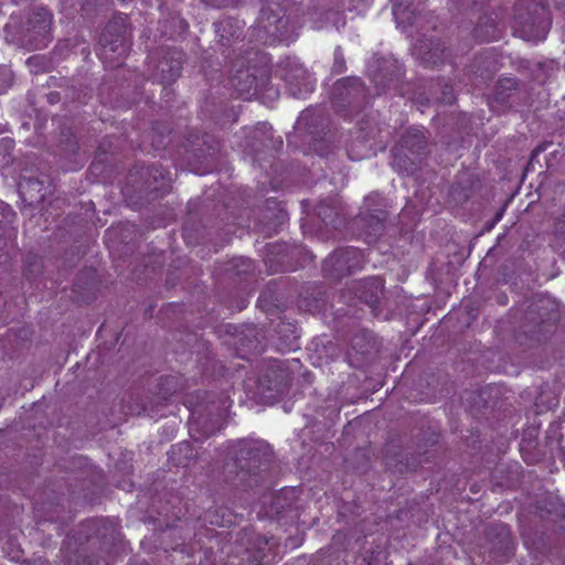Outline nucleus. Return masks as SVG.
Segmentation results:
<instances>
[{
    "instance_id": "obj_50",
    "label": "nucleus",
    "mask_w": 565,
    "mask_h": 565,
    "mask_svg": "<svg viewBox=\"0 0 565 565\" xmlns=\"http://www.w3.org/2000/svg\"><path fill=\"white\" fill-rule=\"evenodd\" d=\"M47 103L50 104H57L62 99L61 92L54 90L50 92L45 95Z\"/></svg>"
},
{
    "instance_id": "obj_32",
    "label": "nucleus",
    "mask_w": 565,
    "mask_h": 565,
    "mask_svg": "<svg viewBox=\"0 0 565 565\" xmlns=\"http://www.w3.org/2000/svg\"><path fill=\"white\" fill-rule=\"evenodd\" d=\"M267 254L264 259L270 271L294 270L295 267L288 263L289 252L285 244L267 245Z\"/></svg>"
},
{
    "instance_id": "obj_30",
    "label": "nucleus",
    "mask_w": 565,
    "mask_h": 565,
    "mask_svg": "<svg viewBox=\"0 0 565 565\" xmlns=\"http://www.w3.org/2000/svg\"><path fill=\"white\" fill-rule=\"evenodd\" d=\"M476 179L473 174L463 171L456 175L454 183L449 190V196L456 204L467 202L475 192Z\"/></svg>"
},
{
    "instance_id": "obj_46",
    "label": "nucleus",
    "mask_w": 565,
    "mask_h": 565,
    "mask_svg": "<svg viewBox=\"0 0 565 565\" xmlns=\"http://www.w3.org/2000/svg\"><path fill=\"white\" fill-rule=\"evenodd\" d=\"M44 57L40 55H34L28 58L26 64L30 67L31 72L38 73L40 71H44V64H45Z\"/></svg>"
},
{
    "instance_id": "obj_31",
    "label": "nucleus",
    "mask_w": 565,
    "mask_h": 565,
    "mask_svg": "<svg viewBox=\"0 0 565 565\" xmlns=\"http://www.w3.org/2000/svg\"><path fill=\"white\" fill-rule=\"evenodd\" d=\"M394 148L402 149V151L409 150L411 152H424V154L429 153L427 138L424 135V131L418 128L407 129Z\"/></svg>"
},
{
    "instance_id": "obj_12",
    "label": "nucleus",
    "mask_w": 565,
    "mask_h": 565,
    "mask_svg": "<svg viewBox=\"0 0 565 565\" xmlns=\"http://www.w3.org/2000/svg\"><path fill=\"white\" fill-rule=\"evenodd\" d=\"M366 263L365 254L362 249L347 246L337 248L322 264V271L326 277L340 280L360 271Z\"/></svg>"
},
{
    "instance_id": "obj_29",
    "label": "nucleus",
    "mask_w": 565,
    "mask_h": 565,
    "mask_svg": "<svg viewBox=\"0 0 565 565\" xmlns=\"http://www.w3.org/2000/svg\"><path fill=\"white\" fill-rule=\"evenodd\" d=\"M422 105L433 103L452 104L456 100L454 88L444 81L431 82L428 86V93H423L418 97Z\"/></svg>"
},
{
    "instance_id": "obj_5",
    "label": "nucleus",
    "mask_w": 565,
    "mask_h": 565,
    "mask_svg": "<svg viewBox=\"0 0 565 565\" xmlns=\"http://www.w3.org/2000/svg\"><path fill=\"white\" fill-rule=\"evenodd\" d=\"M387 201L379 193L364 198L358 215L352 221L355 235L367 244L377 243L385 234L390 224Z\"/></svg>"
},
{
    "instance_id": "obj_28",
    "label": "nucleus",
    "mask_w": 565,
    "mask_h": 565,
    "mask_svg": "<svg viewBox=\"0 0 565 565\" xmlns=\"http://www.w3.org/2000/svg\"><path fill=\"white\" fill-rule=\"evenodd\" d=\"M215 33L218 42L224 47H230L241 41L243 34V25L239 20L226 18L214 23Z\"/></svg>"
},
{
    "instance_id": "obj_20",
    "label": "nucleus",
    "mask_w": 565,
    "mask_h": 565,
    "mask_svg": "<svg viewBox=\"0 0 565 565\" xmlns=\"http://www.w3.org/2000/svg\"><path fill=\"white\" fill-rule=\"evenodd\" d=\"M299 492L296 488H284L263 502V511L270 519L296 516V502Z\"/></svg>"
},
{
    "instance_id": "obj_26",
    "label": "nucleus",
    "mask_w": 565,
    "mask_h": 565,
    "mask_svg": "<svg viewBox=\"0 0 565 565\" xmlns=\"http://www.w3.org/2000/svg\"><path fill=\"white\" fill-rule=\"evenodd\" d=\"M315 213L327 227L338 228L345 221L340 201L337 198L321 200L317 204Z\"/></svg>"
},
{
    "instance_id": "obj_60",
    "label": "nucleus",
    "mask_w": 565,
    "mask_h": 565,
    "mask_svg": "<svg viewBox=\"0 0 565 565\" xmlns=\"http://www.w3.org/2000/svg\"><path fill=\"white\" fill-rule=\"evenodd\" d=\"M270 230H271V227H267L266 225H264V227H263V231H270Z\"/></svg>"
},
{
    "instance_id": "obj_51",
    "label": "nucleus",
    "mask_w": 565,
    "mask_h": 565,
    "mask_svg": "<svg viewBox=\"0 0 565 565\" xmlns=\"http://www.w3.org/2000/svg\"><path fill=\"white\" fill-rule=\"evenodd\" d=\"M81 11L85 12L86 14H90L92 13V0H82Z\"/></svg>"
},
{
    "instance_id": "obj_39",
    "label": "nucleus",
    "mask_w": 565,
    "mask_h": 565,
    "mask_svg": "<svg viewBox=\"0 0 565 565\" xmlns=\"http://www.w3.org/2000/svg\"><path fill=\"white\" fill-rule=\"evenodd\" d=\"M473 36L480 42H490L500 38V31L495 19L484 14L478 20L473 29Z\"/></svg>"
},
{
    "instance_id": "obj_16",
    "label": "nucleus",
    "mask_w": 565,
    "mask_h": 565,
    "mask_svg": "<svg viewBox=\"0 0 565 565\" xmlns=\"http://www.w3.org/2000/svg\"><path fill=\"white\" fill-rule=\"evenodd\" d=\"M546 302L545 299L533 301L524 316L523 332L536 341L550 333L555 324L556 313L547 310Z\"/></svg>"
},
{
    "instance_id": "obj_47",
    "label": "nucleus",
    "mask_w": 565,
    "mask_h": 565,
    "mask_svg": "<svg viewBox=\"0 0 565 565\" xmlns=\"http://www.w3.org/2000/svg\"><path fill=\"white\" fill-rule=\"evenodd\" d=\"M14 216V212H12L8 205L0 202V237L2 236V228L6 222H10Z\"/></svg>"
},
{
    "instance_id": "obj_38",
    "label": "nucleus",
    "mask_w": 565,
    "mask_h": 565,
    "mask_svg": "<svg viewBox=\"0 0 565 565\" xmlns=\"http://www.w3.org/2000/svg\"><path fill=\"white\" fill-rule=\"evenodd\" d=\"M519 87V81L514 77L500 78L493 89V102L504 107L510 106V99Z\"/></svg>"
},
{
    "instance_id": "obj_57",
    "label": "nucleus",
    "mask_w": 565,
    "mask_h": 565,
    "mask_svg": "<svg viewBox=\"0 0 565 565\" xmlns=\"http://www.w3.org/2000/svg\"><path fill=\"white\" fill-rule=\"evenodd\" d=\"M276 217L278 218V223H282V221L285 220V215L282 214L281 211H279V213L276 215Z\"/></svg>"
},
{
    "instance_id": "obj_1",
    "label": "nucleus",
    "mask_w": 565,
    "mask_h": 565,
    "mask_svg": "<svg viewBox=\"0 0 565 565\" xmlns=\"http://www.w3.org/2000/svg\"><path fill=\"white\" fill-rule=\"evenodd\" d=\"M224 481L248 492L266 487L274 461L271 446L263 439L242 438L225 446Z\"/></svg>"
},
{
    "instance_id": "obj_24",
    "label": "nucleus",
    "mask_w": 565,
    "mask_h": 565,
    "mask_svg": "<svg viewBox=\"0 0 565 565\" xmlns=\"http://www.w3.org/2000/svg\"><path fill=\"white\" fill-rule=\"evenodd\" d=\"M350 291L354 294L361 302L374 308L383 295V280L380 277H371L355 281Z\"/></svg>"
},
{
    "instance_id": "obj_17",
    "label": "nucleus",
    "mask_w": 565,
    "mask_h": 565,
    "mask_svg": "<svg viewBox=\"0 0 565 565\" xmlns=\"http://www.w3.org/2000/svg\"><path fill=\"white\" fill-rule=\"evenodd\" d=\"M183 53L177 49H161L153 56V77L163 85L174 83L181 75Z\"/></svg>"
},
{
    "instance_id": "obj_45",
    "label": "nucleus",
    "mask_w": 565,
    "mask_h": 565,
    "mask_svg": "<svg viewBox=\"0 0 565 565\" xmlns=\"http://www.w3.org/2000/svg\"><path fill=\"white\" fill-rule=\"evenodd\" d=\"M13 82L12 72L7 67L0 68V94L4 93Z\"/></svg>"
},
{
    "instance_id": "obj_14",
    "label": "nucleus",
    "mask_w": 565,
    "mask_h": 565,
    "mask_svg": "<svg viewBox=\"0 0 565 565\" xmlns=\"http://www.w3.org/2000/svg\"><path fill=\"white\" fill-rule=\"evenodd\" d=\"M437 437L429 438L424 445L418 444L415 449L407 448L401 454H392L387 448L385 463L390 469L398 473L415 471L419 466L430 462L435 458L436 450L429 447L435 446Z\"/></svg>"
},
{
    "instance_id": "obj_59",
    "label": "nucleus",
    "mask_w": 565,
    "mask_h": 565,
    "mask_svg": "<svg viewBox=\"0 0 565 565\" xmlns=\"http://www.w3.org/2000/svg\"><path fill=\"white\" fill-rule=\"evenodd\" d=\"M100 1V4H107L109 2V0H99Z\"/></svg>"
},
{
    "instance_id": "obj_56",
    "label": "nucleus",
    "mask_w": 565,
    "mask_h": 565,
    "mask_svg": "<svg viewBox=\"0 0 565 565\" xmlns=\"http://www.w3.org/2000/svg\"><path fill=\"white\" fill-rule=\"evenodd\" d=\"M64 96H65V98L78 99L81 103H84V100H82V99L79 98V96H78V97H75L74 95H72V96H71V95H68V94H67V90H65Z\"/></svg>"
},
{
    "instance_id": "obj_4",
    "label": "nucleus",
    "mask_w": 565,
    "mask_h": 565,
    "mask_svg": "<svg viewBox=\"0 0 565 565\" xmlns=\"http://www.w3.org/2000/svg\"><path fill=\"white\" fill-rule=\"evenodd\" d=\"M184 405L190 412V429L210 436L221 430L226 411L227 397L206 391H196L185 397Z\"/></svg>"
},
{
    "instance_id": "obj_52",
    "label": "nucleus",
    "mask_w": 565,
    "mask_h": 565,
    "mask_svg": "<svg viewBox=\"0 0 565 565\" xmlns=\"http://www.w3.org/2000/svg\"><path fill=\"white\" fill-rule=\"evenodd\" d=\"M550 143H541L533 151H532V154H531V161L534 160V158L540 153V152H543L546 150L547 146Z\"/></svg>"
},
{
    "instance_id": "obj_58",
    "label": "nucleus",
    "mask_w": 565,
    "mask_h": 565,
    "mask_svg": "<svg viewBox=\"0 0 565 565\" xmlns=\"http://www.w3.org/2000/svg\"><path fill=\"white\" fill-rule=\"evenodd\" d=\"M79 281H81V276H78V277L76 278V281H75V286H76V287H81Z\"/></svg>"
},
{
    "instance_id": "obj_18",
    "label": "nucleus",
    "mask_w": 565,
    "mask_h": 565,
    "mask_svg": "<svg viewBox=\"0 0 565 565\" xmlns=\"http://www.w3.org/2000/svg\"><path fill=\"white\" fill-rule=\"evenodd\" d=\"M290 385V374L280 365L271 364L257 381V393L265 401L276 399Z\"/></svg>"
},
{
    "instance_id": "obj_35",
    "label": "nucleus",
    "mask_w": 565,
    "mask_h": 565,
    "mask_svg": "<svg viewBox=\"0 0 565 565\" xmlns=\"http://www.w3.org/2000/svg\"><path fill=\"white\" fill-rule=\"evenodd\" d=\"M277 348L280 351H294L299 348V333L292 322L279 321L276 324Z\"/></svg>"
},
{
    "instance_id": "obj_48",
    "label": "nucleus",
    "mask_w": 565,
    "mask_h": 565,
    "mask_svg": "<svg viewBox=\"0 0 565 565\" xmlns=\"http://www.w3.org/2000/svg\"><path fill=\"white\" fill-rule=\"evenodd\" d=\"M14 141L10 138L0 139V156L6 159L11 156V151L13 150Z\"/></svg>"
},
{
    "instance_id": "obj_34",
    "label": "nucleus",
    "mask_w": 565,
    "mask_h": 565,
    "mask_svg": "<svg viewBox=\"0 0 565 565\" xmlns=\"http://www.w3.org/2000/svg\"><path fill=\"white\" fill-rule=\"evenodd\" d=\"M190 141L191 150L195 158L199 160H207L213 157L220 150V141L210 134H203L202 136H195Z\"/></svg>"
},
{
    "instance_id": "obj_2",
    "label": "nucleus",
    "mask_w": 565,
    "mask_h": 565,
    "mask_svg": "<svg viewBox=\"0 0 565 565\" xmlns=\"http://www.w3.org/2000/svg\"><path fill=\"white\" fill-rule=\"evenodd\" d=\"M115 529L100 520L79 524L62 547L66 565H111L116 558Z\"/></svg>"
},
{
    "instance_id": "obj_8",
    "label": "nucleus",
    "mask_w": 565,
    "mask_h": 565,
    "mask_svg": "<svg viewBox=\"0 0 565 565\" xmlns=\"http://www.w3.org/2000/svg\"><path fill=\"white\" fill-rule=\"evenodd\" d=\"M100 56L117 62L127 56L131 46V31L127 14H116L105 26L99 38Z\"/></svg>"
},
{
    "instance_id": "obj_9",
    "label": "nucleus",
    "mask_w": 565,
    "mask_h": 565,
    "mask_svg": "<svg viewBox=\"0 0 565 565\" xmlns=\"http://www.w3.org/2000/svg\"><path fill=\"white\" fill-rule=\"evenodd\" d=\"M182 387L179 376L166 375L158 380L156 392L150 395H140L131 397V403L127 404V409L132 415H147L154 417L160 415V411L168 401Z\"/></svg>"
},
{
    "instance_id": "obj_27",
    "label": "nucleus",
    "mask_w": 565,
    "mask_h": 565,
    "mask_svg": "<svg viewBox=\"0 0 565 565\" xmlns=\"http://www.w3.org/2000/svg\"><path fill=\"white\" fill-rule=\"evenodd\" d=\"M376 338L367 329H359L350 339V351L348 358L355 355L356 362L361 363L362 359L370 355L376 349Z\"/></svg>"
},
{
    "instance_id": "obj_13",
    "label": "nucleus",
    "mask_w": 565,
    "mask_h": 565,
    "mask_svg": "<svg viewBox=\"0 0 565 565\" xmlns=\"http://www.w3.org/2000/svg\"><path fill=\"white\" fill-rule=\"evenodd\" d=\"M404 73V66L392 55H374L367 64V74L377 95L392 89L397 90Z\"/></svg>"
},
{
    "instance_id": "obj_40",
    "label": "nucleus",
    "mask_w": 565,
    "mask_h": 565,
    "mask_svg": "<svg viewBox=\"0 0 565 565\" xmlns=\"http://www.w3.org/2000/svg\"><path fill=\"white\" fill-rule=\"evenodd\" d=\"M416 8L411 0H397L393 7V14L398 26L406 28L416 20Z\"/></svg>"
},
{
    "instance_id": "obj_6",
    "label": "nucleus",
    "mask_w": 565,
    "mask_h": 565,
    "mask_svg": "<svg viewBox=\"0 0 565 565\" xmlns=\"http://www.w3.org/2000/svg\"><path fill=\"white\" fill-rule=\"evenodd\" d=\"M550 26V12L544 3L533 1L525 4L520 1L514 6L512 22L514 35L525 41L537 42L546 38Z\"/></svg>"
},
{
    "instance_id": "obj_7",
    "label": "nucleus",
    "mask_w": 565,
    "mask_h": 565,
    "mask_svg": "<svg viewBox=\"0 0 565 565\" xmlns=\"http://www.w3.org/2000/svg\"><path fill=\"white\" fill-rule=\"evenodd\" d=\"M296 132L301 136L308 149L307 152L327 156L331 150L328 118L321 108H307L298 117L295 125Z\"/></svg>"
},
{
    "instance_id": "obj_3",
    "label": "nucleus",
    "mask_w": 565,
    "mask_h": 565,
    "mask_svg": "<svg viewBox=\"0 0 565 565\" xmlns=\"http://www.w3.org/2000/svg\"><path fill=\"white\" fill-rule=\"evenodd\" d=\"M52 14L44 8H35L28 15L12 14L4 25L6 40L28 50H41L53 40Z\"/></svg>"
},
{
    "instance_id": "obj_37",
    "label": "nucleus",
    "mask_w": 565,
    "mask_h": 565,
    "mask_svg": "<svg viewBox=\"0 0 565 565\" xmlns=\"http://www.w3.org/2000/svg\"><path fill=\"white\" fill-rule=\"evenodd\" d=\"M168 457L175 467H189L195 461L198 450L189 441H182L171 446Z\"/></svg>"
},
{
    "instance_id": "obj_15",
    "label": "nucleus",
    "mask_w": 565,
    "mask_h": 565,
    "mask_svg": "<svg viewBox=\"0 0 565 565\" xmlns=\"http://www.w3.org/2000/svg\"><path fill=\"white\" fill-rule=\"evenodd\" d=\"M280 77L287 92L295 98H302L313 90L315 79L309 71L295 57H286L279 63Z\"/></svg>"
},
{
    "instance_id": "obj_22",
    "label": "nucleus",
    "mask_w": 565,
    "mask_h": 565,
    "mask_svg": "<svg viewBox=\"0 0 565 565\" xmlns=\"http://www.w3.org/2000/svg\"><path fill=\"white\" fill-rule=\"evenodd\" d=\"M49 183L45 179L22 175L18 183L19 195L29 206L40 205L49 193Z\"/></svg>"
},
{
    "instance_id": "obj_36",
    "label": "nucleus",
    "mask_w": 565,
    "mask_h": 565,
    "mask_svg": "<svg viewBox=\"0 0 565 565\" xmlns=\"http://www.w3.org/2000/svg\"><path fill=\"white\" fill-rule=\"evenodd\" d=\"M488 537L490 541L498 540L493 547L505 557H509L513 552V542L511 537L510 527L503 523L493 524L488 530Z\"/></svg>"
},
{
    "instance_id": "obj_54",
    "label": "nucleus",
    "mask_w": 565,
    "mask_h": 565,
    "mask_svg": "<svg viewBox=\"0 0 565 565\" xmlns=\"http://www.w3.org/2000/svg\"><path fill=\"white\" fill-rule=\"evenodd\" d=\"M242 345H243V347H246L248 350H256V349H257V343H254V341H249V343H248V344H244V343L242 342Z\"/></svg>"
},
{
    "instance_id": "obj_25",
    "label": "nucleus",
    "mask_w": 565,
    "mask_h": 565,
    "mask_svg": "<svg viewBox=\"0 0 565 565\" xmlns=\"http://www.w3.org/2000/svg\"><path fill=\"white\" fill-rule=\"evenodd\" d=\"M428 154L424 152L402 151L398 148H392V167L399 174H414L425 162Z\"/></svg>"
},
{
    "instance_id": "obj_44",
    "label": "nucleus",
    "mask_w": 565,
    "mask_h": 565,
    "mask_svg": "<svg viewBox=\"0 0 565 565\" xmlns=\"http://www.w3.org/2000/svg\"><path fill=\"white\" fill-rule=\"evenodd\" d=\"M345 71V58L341 51V47H337L334 51V61L332 65V73L341 74Z\"/></svg>"
},
{
    "instance_id": "obj_42",
    "label": "nucleus",
    "mask_w": 565,
    "mask_h": 565,
    "mask_svg": "<svg viewBox=\"0 0 565 565\" xmlns=\"http://www.w3.org/2000/svg\"><path fill=\"white\" fill-rule=\"evenodd\" d=\"M225 270L233 277H243L253 274L255 265L250 258L236 257L228 263Z\"/></svg>"
},
{
    "instance_id": "obj_10",
    "label": "nucleus",
    "mask_w": 565,
    "mask_h": 565,
    "mask_svg": "<svg viewBox=\"0 0 565 565\" xmlns=\"http://www.w3.org/2000/svg\"><path fill=\"white\" fill-rule=\"evenodd\" d=\"M370 92L358 77H345L335 82L331 102L335 111L349 116L362 109L369 102Z\"/></svg>"
},
{
    "instance_id": "obj_49",
    "label": "nucleus",
    "mask_w": 565,
    "mask_h": 565,
    "mask_svg": "<svg viewBox=\"0 0 565 565\" xmlns=\"http://www.w3.org/2000/svg\"><path fill=\"white\" fill-rule=\"evenodd\" d=\"M202 1L211 7L224 8V7L233 6L238 0H202Z\"/></svg>"
},
{
    "instance_id": "obj_23",
    "label": "nucleus",
    "mask_w": 565,
    "mask_h": 565,
    "mask_svg": "<svg viewBox=\"0 0 565 565\" xmlns=\"http://www.w3.org/2000/svg\"><path fill=\"white\" fill-rule=\"evenodd\" d=\"M143 180V189L148 193H168L170 190V177L161 166L151 164L142 167L139 171Z\"/></svg>"
},
{
    "instance_id": "obj_55",
    "label": "nucleus",
    "mask_w": 565,
    "mask_h": 565,
    "mask_svg": "<svg viewBox=\"0 0 565 565\" xmlns=\"http://www.w3.org/2000/svg\"><path fill=\"white\" fill-rule=\"evenodd\" d=\"M313 301H315L313 309L319 310L321 308L320 302L322 301V298H315Z\"/></svg>"
},
{
    "instance_id": "obj_41",
    "label": "nucleus",
    "mask_w": 565,
    "mask_h": 565,
    "mask_svg": "<svg viewBox=\"0 0 565 565\" xmlns=\"http://www.w3.org/2000/svg\"><path fill=\"white\" fill-rule=\"evenodd\" d=\"M257 306L268 315H276L281 311L279 298L271 282L260 292Z\"/></svg>"
},
{
    "instance_id": "obj_21",
    "label": "nucleus",
    "mask_w": 565,
    "mask_h": 565,
    "mask_svg": "<svg viewBox=\"0 0 565 565\" xmlns=\"http://www.w3.org/2000/svg\"><path fill=\"white\" fill-rule=\"evenodd\" d=\"M414 55L425 66H438L447 56V47L440 39L423 36L414 45Z\"/></svg>"
},
{
    "instance_id": "obj_11",
    "label": "nucleus",
    "mask_w": 565,
    "mask_h": 565,
    "mask_svg": "<svg viewBox=\"0 0 565 565\" xmlns=\"http://www.w3.org/2000/svg\"><path fill=\"white\" fill-rule=\"evenodd\" d=\"M254 33L257 40L264 43L290 40L291 32L284 9L278 3L263 6L254 26Z\"/></svg>"
},
{
    "instance_id": "obj_43",
    "label": "nucleus",
    "mask_w": 565,
    "mask_h": 565,
    "mask_svg": "<svg viewBox=\"0 0 565 565\" xmlns=\"http://www.w3.org/2000/svg\"><path fill=\"white\" fill-rule=\"evenodd\" d=\"M170 132V128L164 124L158 122L152 128L151 143L156 151L164 150L168 147L171 141Z\"/></svg>"
},
{
    "instance_id": "obj_53",
    "label": "nucleus",
    "mask_w": 565,
    "mask_h": 565,
    "mask_svg": "<svg viewBox=\"0 0 565 565\" xmlns=\"http://www.w3.org/2000/svg\"><path fill=\"white\" fill-rule=\"evenodd\" d=\"M326 17H327L328 20H330L331 18H333L334 20H339L340 19L339 12L332 11V10H329L328 12H326Z\"/></svg>"
},
{
    "instance_id": "obj_33",
    "label": "nucleus",
    "mask_w": 565,
    "mask_h": 565,
    "mask_svg": "<svg viewBox=\"0 0 565 565\" xmlns=\"http://www.w3.org/2000/svg\"><path fill=\"white\" fill-rule=\"evenodd\" d=\"M271 126L266 122L258 124L248 137L247 148L250 153L258 154L264 148L276 147L273 139Z\"/></svg>"
},
{
    "instance_id": "obj_19",
    "label": "nucleus",
    "mask_w": 565,
    "mask_h": 565,
    "mask_svg": "<svg viewBox=\"0 0 565 565\" xmlns=\"http://www.w3.org/2000/svg\"><path fill=\"white\" fill-rule=\"evenodd\" d=\"M234 67L237 68L231 77V85L244 99L255 96L267 81L266 72H260L249 65L245 66L244 63L239 64L238 62L234 64Z\"/></svg>"
}]
</instances>
